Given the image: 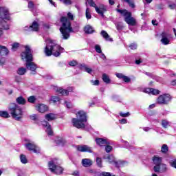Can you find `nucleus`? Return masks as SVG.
Returning <instances> with one entry per match:
<instances>
[{"instance_id": "obj_25", "label": "nucleus", "mask_w": 176, "mask_h": 176, "mask_svg": "<svg viewBox=\"0 0 176 176\" xmlns=\"http://www.w3.org/2000/svg\"><path fill=\"white\" fill-rule=\"evenodd\" d=\"M84 32H85V34H93L96 32V30H94V29L93 28V27H91V25H88L85 26Z\"/></svg>"}, {"instance_id": "obj_23", "label": "nucleus", "mask_w": 176, "mask_h": 176, "mask_svg": "<svg viewBox=\"0 0 176 176\" xmlns=\"http://www.w3.org/2000/svg\"><path fill=\"white\" fill-rule=\"evenodd\" d=\"M9 50L6 46L0 45V56H8Z\"/></svg>"}, {"instance_id": "obj_49", "label": "nucleus", "mask_w": 176, "mask_h": 176, "mask_svg": "<svg viewBox=\"0 0 176 176\" xmlns=\"http://www.w3.org/2000/svg\"><path fill=\"white\" fill-rule=\"evenodd\" d=\"M69 65H70V67H76V65H78V61L73 60L69 62Z\"/></svg>"}, {"instance_id": "obj_5", "label": "nucleus", "mask_w": 176, "mask_h": 176, "mask_svg": "<svg viewBox=\"0 0 176 176\" xmlns=\"http://www.w3.org/2000/svg\"><path fill=\"white\" fill-rule=\"evenodd\" d=\"M118 8L116 9L117 13H120L122 17H124V20L126 24L129 25H137V21L133 17V14L131 12L127 10L126 9H119L120 8V4H118L117 6Z\"/></svg>"}, {"instance_id": "obj_50", "label": "nucleus", "mask_w": 176, "mask_h": 176, "mask_svg": "<svg viewBox=\"0 0 176 176\" xmlns=\"http://www.w3.org/2000/svg\"><path fill=\"white\" fill-rule=\"evenodd\" d=\"M95 50L96 53H102V51L101 50V47L99 45H95Z\"/></svg>"}, {"instance_id": "obj_61", "label": "nucleus", "mask_w": 176, "mask_h": 176, "mask_svg": "<svg viewBox=\"0 0 176 176\" xmlns=\"http://www.w3.org/2000/svg\"><path fill=\"white\" fill-rule=\"evenodd\" d=\"M171 166L176 168V160L173 161V162L171 163Z\"/></svg>"}, {"instance_id": "obj_53", "label": "nucleus", "mask_w": 176, "mask_h": 176, "mask_svg": "<svg viewBox=\"0 0 176 176\" xmlns=\"http://www.w3.org/2000/svg\"><path fill=\"white\" fill-rule=\"evenodd\" d=\"M91 83H92L93 86H98L100 85V80H91Z\"/></svg>"}, {"instance_id": "obj_26", "label": "nucleus", "mask_w": 176, "mask_h": 176, "mask_svg": "<svg viewBox=\"0 0 176 176\" xmlns=\"http://www.w3.org/2000/svg\"><path fill=\"white\" fill-rule=\"evenodd\" d=\"M45 118L47 120V122H52V120H55L56 115L53 113H50L48 114H46Z\"/></svg>"}, {"instance_id": "obj_13", "label": "nucleus", "mask_w": 176, "mask_h": 176, "mask_svg": "<svg viewBox=\"0 0 176 176\" xmlns=\"http://www.w3.org/2000/svg\"><path fill=\"white\" fill-rule=\"evenodd\" d=\"M77 151L78 152H87L88 153H93V149L91 147L86 144L77 146Z\"/></svg>"}, {"instance_id": "obj_44", "label": "nucleus", "mask_w": 176, "mask_h": 176, "mask_svg": "<svg viewBox=\"0 0 176 176\" xmlns=\"http://www.w3.org/2000/svg\"><path fill=\"white\" fill-rule=\"evenodd\" d=\"M85 16L87 20H90V19H91V14H90V9H89L88 8L86 9Z\"/></svg>"}, {"instance_id": "obj_64", "label": "nucleus", "mask_w": 176, "mask_h": 176, "mask_svg": "<svg viewBox=\"0 0 176 176\" xmlns=\"http://www.w3.org/2000/svg\"><path fill=\"white\" fill-rule=\"evenodd\" d=\"M171 85L172 86H176V80H173L171 81Z\"/></svg>"}, {"instance_id": "obj_7", "label": "nucleus", "mask_w": 176, "mask_h": 176, "mask_svg": "<svg viewBox=\"0 0 176 176\" xmlns=\"http://www.w3.org/2000/svg\"><path fill=\"white\" fill-rule=\"evenodd\" d=\"M48 167L51 173L60 175L64 171V168L60 166H57L54 164V161H50L48 162Z\"/></svg>"}, {"instance_id": "obj_14", "label": "nucleus", "mask_w": 176, "mask_h": 176, "mask_svg": "<svg viewBox=\"0 0 176 176\" xmlns=\"http://www.w3.org/2000/svg\"><path fill=\"white\" fill-rule=\"evenodd\" d=\"M95 141L96 142V145H98V146H105L106 145H110L111 144L107 139L101 138H96Z\"/></svg>"}, {"instance_id": "obj_51", "label": "nucleus", "mask_w": 176, "mask_h": 176, "mask_svg": "<svg viewBox=\"0 0 176 176\" xmlns=\"http://www.w3.org/2000/svg\"><path fill=\"white\" fill-rule=\"evenodd\" d=\"M122 80L126 83H129V82H131V79L130 78H129L127 76H124V78H122Z\"/></svg>"}, {"instance_id": "obj_19", "label": "nucleus", "mask_w": 176, "mask_h": 176, "mask_svg": "<svg viewBox=\"0 0 176 176\" xmlns=\"http://www.w3.org/2000/svg\"><path fill=\"white\" fill-rule=\"evenodd\" d=\"M161 36H162V39H161V42L162 43H163V45H169L170 44V40L168 39V38H167L168 34L166 32H163L161 34Z\"/></svg>"}, {"instance_id": "obj_2", "label": "nucleus", "mask_w": 176, "mask_h": 176, "mask_svg": "<svg viewBox=\"0 0 176 176\" xmlns=\"http://www.w3.org/2000/svg\"><path fill=\"white\" fill-rule=\"evenodd\" d=\"M22 60H26L25 67L29 71H32V75L36 74V68L38 66L34 62V56H32V51L28 45L25 46V51L21 53Z\"/></svg>"}, {"instance_id": "obj_30", "label": "nucleus", "mask_w": 176, "mask_h": 176, "mask_svg": "<svg viewBox=\"0 0 176 176\" xmlns=\"http://www.w3.org/2000/svg\"><path fill=\"white\" fill-rule=\"evenodd\" d=\"M114 164L117 168H120V167H123L126 164V162L124 161H114Z\"/></svg>"}, {"instance_id": "obj_11", "label": "nucleus", "mask_w": 176, "mask_h": 176, "mask_svg": "<svg viewBox=\"0 0 176 176\" xmlns=\"http://www.w3.org/2000/svg\"><path fill=\"white\" fill-rule=\"evenodd\" d=\"M56 93L61 94V96H69V93L74 91V87H69L67 89H64L61 87L57 88L56 90Z\"/></svg>"}, {"instance_id": "obj_21", "label": "nucleus", "mask_w": 176, "mask_h": 176, "mask_svg": "<svg viewBox=\"0 0 176 176\" xmlns=\"http://www.w3.org/2000/svg\"><path fill=\"white\" fill-rule=\"evenodd\" d=\"M54 142L58 146L60 145L64 146L65 144H67V141L63 138H57L56 140H54Z\"/></svg>"}, {"instance_id": "obj_6", "label": "nucleus", "mask_w": 176, "mask_h": 176, "mask_svg": "<svg viewBox=\"0 0 176 176\" xmlns=\"http://www.w3.org/2000/svg\"><path fill=\"white\" fill-rule=\"evenodd\" d=\"M171 100H173L171 95L169 94H164L157 98V104L160 105H168Z\"/></svg>"}, {"instance_id": "obj_40", "label": "nucleus", "mask_w": 176, "mask_h": 176, "mask_svg": "<svg viewBox=\"0 0 176 176\" xmlns=\"http://www.w3.org/2000/svg\"><path fill=\"white\" fill-rule=\"evenodd\" d=\"M167 170V166L164 164H161L160 166V171L159 173H164Z\"/></svg>"}, {"instance_id": "obj_46", "label": "nucleus", "mask_w": 176, "mask_h": 176, "mask_svg": "<svg viewBox=\"0 0 176 176\" xmlns=\"http://www.w3.org/2000/svg\"><path fill=\"white\" fill-rule=\"evenodd\" d=\"M19 47H20V43H14L12 44V50H13L14 52H16V50L17 49H19Z\"/></svg>"}, {"instance_id": "obj_33", "label": "nucleus", "mask_w": 176, "mask_h": 176, "mask_svg": "<svg viewBox=\"0 0 176 176\" xmlns=\"http://www.w3.org/2000/svg\"><path fill=\"white\" fill-rule=\"evenodd\" d=\"M0 116H1V118H4L6 119L10 118L9 113L8 111H0Z\"/></svg>"}, {"instance_id": "obj_36", "label": "nucleus", "mask_w": 176, "mask_h": 176, "mask_svg": "<svg viewBox=\"0 0 176 176\" xmlns=\"http://www.w3.org/2000/svg\"><path fill=\"white\" fill-rule=\"evenodd\" d=\"M148 91H151V94H153V96H157V94H160V91L153 88H151V89H148Z\"/></svg>"}, {"instance_id": "obj_24", "label": "nucleus", "mask_w": 176, "mask_h": 176, "mask_svg": "<svg viewBox=\"0 0 176 176\" xmlns=\"http://www.w3.org/2000/svg\"><path fill=\"white\" fill-rule=\"evenodd\" d=\"M16 104H18V105H25V104L27 103V100H25V98H24V97L19 96L16 98Z\"/></svg>"}, {"instance_id": "obj_16", "label": "nucleus", "mask_w": 176, "mask_h": 176, "mask_svg": "<svg viewBox=\"0 0 176 176\" xmlns=\"http://www.w3.org/2000/svg\"><path fill=\"white\" fill-rule=\"evenodd\" d=\"M44 127H46V133L47 135H53V130L52 129V126L47 121H43L42 123Z\"/></svg>"}, {"instance_id": "obj_54", "label": "nucleus", "mask_w": 176, "mask_h": 176, "mask_svg": "<svg viewBox=\"0 0 176 176\" xmlns=\"http://www.w3.org/2000/svg\"><path fill=\"white\" fill-rule=\"evenodd\" d=\"M28 8H29V9H34V8H35V4H34V2L29 1Z\"/></svg>"}, {"instance_id": "obj_45", "label": "nucleus", "mask_w": 176, "mask_h": 176, "mask_svg": "<svg viewBox=\"0 0 176 176\" xmlns=\"http://www.w3.org/2000/svg\"><path fill=\"white\" fill-rule=\"evenodd\" d=\"M104 146H105V152H107V153H111V151H112V149H113V148L112 147V146H111V145H109V144H106Z\"/></svg>"}, {"instance_id": "obj_42", "label": "nucleus", "mask_w": 176, "mask_h": 176, "mask_svg": "<svg viewBox=\"0 0 176 176\" xmlns=\"http://www.w3.org/2000/svg\"><path fill=\"white\" fill-rule=\"evenodd\" d=\"M96 164L98 167L101 168L102 167V160L98 157H96Z\"/></svg>"}, {"instance_id": "obj_3", "label": "nucleus", "mask_w": 176, "mask_h": 176, "mask_svg": "<svg viewBox=\"0 0 176 176\" xmlns=\"http://www.w3.org/2000/svg\"><path fill=\"white\" fill-rule=\"evenodd\" d=\"M50 43L44 49V53L47 57H50V56L58 57L61 53H63L64 48L57 44H53V40H50Z\"/></svg>"}, {"instance_id": "obj_37", "label": "nucleus", "mask_w": 176, "mask_h": 176, "mask_svg": "<svg viewBox=\"0 0 176 176\" xmlns=\"http://www.w3.org/2000/svg\"><path fill=\"white\" fill-rule=\"evenodd\" d=\"M28 102H30V104H35V101H36V98L35 96H31L28 98Z\"/></svg>"}, {"instance_id": "obj_56", "label": "nucleus", "mask_w": 176, "mask_h": 176, "mask_svg": "<svg viewBox=\"0 0 176 176\" xmlns=\"http://www.w3.org/2000/svg\"><path fill=\"white\" fill-rule=\"evenodd\" d=\"M176 4L175 3H172V4H168V8L170 9L171 10H174L175 9Z\"/></svg>"}, {"instance_id": "obj_34", "label": "nucleus", "mask_w": 176, "mask_h": 176, "mask_svg": "<svg viewBox=\"0 0 176 176\" xmlns=\"http://www.w3.org/2000/svg\"><path fill=\"white\" fill-rule=\"evenodd\" d=\"M162 126L164 129H167L168 126H170V122H168L167 120H162Z\"/></svg>"}, {"instance_id": "obj_20", "label": "nucleus", "mask_w": 176, "mask_h": 176, "mask_svg": "<svg viewBox=\"0 0 176 176\" xmlns=\"http://www.w3.org/2000/svg\"><path fill=\"white\" fill-rule=\"evenodd\" d=\"M82 165L83 167H90L93 166V161L88 158H84L82 160Z\"/></svg>"}, {"instance_id": "obj_32", "label": "nucleus", "mask_w": 176, "mask_h": 176, "mask_svg": "<svg viewBox=\"0 0 176 176\" xmlns=\"http://www.w3.org/2000/svg\"><path fill=\"white\" fill-rule=\"evenodd\" d=\"M27 72V69L25 67H19L16 72L18 75H25Z\"/></svg>"}, {"instance_id": "obj_12", "label": "nucleus", "mask_w": 176, "mask_h": 176, "mask_svg": "<svg viewBox=\"0 0 176 176\" xmlns=\"http://www.w3.org/2000/svg\"><path fill=\"white\" fill-rule=\"evenodd\" d=\"M25 148L30 151V152H34V153H39V148L36 145L32 143H28L25 144Z\"/></svg>"}, {"instance_id": "obj_60", "label": "nucleus", "mask_w": 176, "mask_h": 176, "mask_svg": "<svg viewBox=\"0 0 176 176\" xmlns=\"http://www.w3.org/2000/svg\"><path fill=\"white\" fill-rule=\"evenodd\" d=\"M141 63H142V60H141V59H138L135 61V64H137V65H140Z\"/></svg>"}, {"instance_id": "obj_47", "label": "nucleus", "mask_w": 176, "mask_h": 176, "mask_svg": "<svg viewBox=\"0 0 176 176\" xmlns=\"http://www.w3.org/2000/svg\"><path fill=\"white\" fill-rule=\"evenodd\" d=\"M119 115L122 118H129V116H130V112H126V113L120 112Z\"/></svg>"}, {"instance_id": "obj_57", "label": "nucleus", "mask_w": 176, "mask_h": 176, "mask_svg": "<svg viewBox=\"0 0 176 176\" xmlns=\"http://www.w3.org/2000/svg\"><path fill=\"white\" fill-rule=\"evenodd\" d=\"M116 76L119 79H123V78L124 77V75L123 74H122V73H117V74H116Z\"/></svg>"}, {"instance_id": "obj_1", "label": "nucleus", "mask_w": 176, "mask_h": 176, "mask_svg": "<svg viewBox=\"0 0 176 176\" xmlns=\"http://www.w3.org/2000/svg\"><path fill=\"white\" fill-rule=\"evenodd\" d=\"M74 20V14L71 12L67 13V16H61L60 21L61 23V26L59 29L60 34H62L63 39H68L69 38L71 32H74V29L72 28V23L71 22Z\"/></svg>"}, {"instance_id": "obj_59", "label": "nucleus", "mask_w": 176, "mask_h": 176, "mask_svg": "<svg viewBox=\"0 0 176 176\" xmlns=\"http://www.w3.org/2000/svg\"><path fill=\"white\" fill-rule=\"evenodd\" d=\"M120 123H121V124H126V123H127V120L126 118H122L120 120Z\"/></svg>"}, {"instance_id": "obj_17", "label": "nucleus", "mask_w": 176, "mask_h": 176, "mask_svg": "<svg viewBox=\"0 0 176 176\" xmlns=\"http://www.w3.org/2000/svg\"><path fill=\"white\" fill-rule=\"evenodd\" d=\"M95 10L96 13H98V14H100V16H101V17H105V15H104V12H107V7H105V6H101L100 8L97 6L95 8Z\"/></svg>"}, {"instance_id": "obj_48", "label": "nucleus", "mask_w": 176, "mask_h": 176, "mask_svg": "<svg viewBox=\"0 0 176 176\" xmlns=\"http://www.w3.org/2000/svg\"><path fill=\"white\" fill-rule=\"evenodd\" d=\"M88 3L91 8H97V4L93 0L88 1Z\"/></svg>"}, {"instance_id": "obj_41", "label": "nucleus", "mask_w": 176, "mask_h": 176, "mask_svg": "<svg viewBox=\"0 0 176 176\" xmlns=\"http://www.w3.org/2000/svg\"><path fill=\"white\" fill-rule=\"evenodd\" d=\"M60 98L58 96H52L51 98V101L54 102V104H56V102H58L60 101Z\"/></svg>"}, {"instance_id": "obj_38", "label": "nucleus", "mask_w": 176, "mask_h": 176, "mask_svg": "<svg viewBox=\"0 0 176 176\" xmlns=\"http://www.w3.org/2000/svg\"><path fill=\"white\" fill-rule=\"evenodd\" d=\"M161 151L162 153H167V152H168V146H167V144H163L161 148Z\"/></svg>"}, {"instance_id": "obj_29", "label": "nucleus", "mask_w": 176, "mask_h": 176, "mask_svg": "<svg viewBox=\"0 0 176 176\" xmlns=\"http://www.w3.org/2000/svg\"><path fill=\"white\" fill-rule=\"evenodd\" d=\"M0 25L2 27L3 29L4 30H10V27H9V25L8 24V22H6L5 21V19H3V21H0Z\"/></svg>"}, {"instance_id": "obj_10", "label": "nucleus", "mask_w": 176, "mask_h": 176, "mask_svg": "<svg viewBox=\"0 0 176 176\" xmlns=\"http://www.w3.org/2000/svg\"><path fill=\"white\" fill-rule=\"evenodd\" d=\"M72 122L74 127H76V129H85L86 127V125L85 124L86 122H82L79 119L72 118Z\"/></svg>"}, {"instance_id": "obj_9", "label": "nucleus", "mask_w": 176, "mask_h": 176, "mask_svg": "<svg viewBox=\"0 0 176 176\" xmlns=\"http://www.w3.org/2000/svg\"><path fill=\"white\" fill-rule=\"evenodd\" d=\"M153 162L154 164H155L153 168L155 173H159L160 171V166H162V157H157L156 155H154L153 157Z\"/></svg>"}, {"instance_id": "obj_43", "label": "nucleus", "mask_w": 176, "mask_h": 176, "mask_svg": "<svg viewBox=\"0 0 176 176\" xmlns=\"http://www.w3.org/2000/svg\"><path fill=\"white\" fill-rule=\"evenodd\" d=\"M65 104L67 109H72V108H74V104H72V102H71L65 101Z\"/></svg>"}, {"instance_id": "obj_22", "label": "nucleus", "mask_w": 176, "mask_h": 176, "mask_svg": "<svg viewBox=\"0 0 176 176\" xmlns=\"http://www.w3.org/2000/svg\"><path fill=\"white\" fill-rule=\"evenodd\" d=\"M100 34L105 39V41H108L109 42L113 41V39L109 36V34H108L105 30H102Z\"/></svg>"}, {"instance_id": "obj_55", "label": "nucleus", "mask_w": 176, "mask_h": 176, "mask_svg": "<svg viewBox=\"0 0 176 176\" xmlns=\"http://www.w3.org/2000/svg\"><path fill=\"white\" fill-rule=\"evenodd\" d=\"M14 79L16 83H20V82H21V77L20 76H15Z\"/></svg>"}, {"instance_id": "obj_27", "label": "nucleus", "mask_w": 176, "mask_h": 176, "mask_svg": "<svg viewBox=\"0 0 176 176\" xmlns=\"http://www.w3.org/2000/svg\"><path fill=\"white\" fill-rule=\"evenodd\" d=\"M30 28H32V31H39V23L36 21H33L32 25L30 26Z\"/></svg>"}, {"instance_id": "obj_52", "label": "nucleus", "mask_w": 176, "mask_h": 176, "mask_svg": "<svg viewBox=\"0 0 176 176\" xmlns=\"http://www.w3.org/2000/svg\"><path fill=\"white\" fill-rule=\"evenodd\" d=\"M129 47H130V49H131V50H135L137 49V44L133 43L130 44Z\"/></svg>"}, {"instance_id": "obj_18", "label": "nucleus", "mask_w": 176, "mask_h": 176, "mask_svg": "<svg viewBox=\"0 0 176 176\" xmlns=\"http://www.w3.org/2000/svg\"><path fill=\"white\" fill-rule=\"evenodd\" d=\"M36 108L37 111H38L40 113H45V112H47L49 111V107L45 104H38Z\"/></svg>"}, {"instance_id": "obj_35", "label": "nucleus", "mask_w": 176, "mask_h": 176, "mask_svg": "<svg viewBox=\"0 0 176 176\" xmlns=\"http://www.w3.org/2000/svg\"><path fill=\"white\" fill-rule=\"evenodd\" d=\"M80 69H82V68H84L86 72H87L88 74H91V72H93V69H91V68L87 67L86 65H80Z\"/></svg>"}, {"instance_id": "obj_39", "label": "nucleus", "mask_w": 176, "mask_h": 176, "mask_svg": "<svg viewBox=\"0 0 176 176\" xmlns=\"http://www.w3.org/2000/svg\"><path fill=\"white\" fill-rule=\"evenodd\" d=\"M126 3H128L130 8L134 9L135 4H134V0H126Z\"/></svg>"}, {"instance_id": "obj_4", "label": "nucleus", "mask_w": 176, "mask_h": 176, "mask_svg": "<svg viewBox=\"0 0 176 176\" xmlns=\"http://www.w3.org/2000/svg\"><path fill=\"white\" fill-rule=\"evenodd\" d=\"M8 111L11 115L12 119L17 120L18 122L23 119V115L24 112L23 109L19 104L14 102L10 103L8 106Z\"/></svg>"}, {"instance_id": "obj_8", "label": "nucleus", "mask_w": 176, "mask_h": 176, "mask_svg": "<svg viewBox=\"0 0 176 176\" xmlns=\"http://www.w3.org/2000/svg\"><path fill=\"white\" fill-rule=\"evenodd\" d=\"M3 20H10V13H9V10L6 7H0V21H3Z\"/></svg>"}, {"instance_id": "obj_28", "label": "nucleus", "mask_w": 176, "mask_h": 176, "mask_svg": "<svg viewBox=\"0 0 176 176\" xmlns=\"http://www.w3.org/2000/svg\"><path fill=\"white\" fill-rule=\"evenodd\" d=\"M102 78L104 83L109 85L111 83V78H109V76L107 75V74H103L102 76Z\"/></svg>"}, {"instance_id": "obj_62", "label": "nucleus", "mask_w": 176, "mask_h": 176, "mask_svg": "<svg viewBox=\"0 0 176 176\" xmlns=\"http://www.w3.org/2000/svg\"><path fill=\"white\" fill-rule=\"evenodd\" d=\"M109 3L111 6L115 5V0H109Z\"/></svg>"}, {"instance_id": "obj_31", "label": "nucleus", "mask_w": 176, "mask_h": 176, "mask_svg": "<svg viewBox=\"0 0 176 176\" xmlns=\"http://www.w3.org/2000/svg\"><path fill=\"white\" fill-rule=\"evenodd\" d=\"M20 160L23 164H27V163H28V160L27 159V157L24 154H21Z\"/></svg>"}, {"instance_id": "obj_63", "label": "nucleus", "mask_w": 176, "mask_h": 176, "mask_svg": "<svg viewBox=\"0 0 176 176\" xmlns=\"http://www.w3.org/2000/svg\"><path fill=\"white\" fill-rule=\"evenodd\" d=\"M151 23L153 25H159V23H156V20H152Z\"/></svg>"}, {"instance_id": "obj_15", "label": "nucleus", "mask_w": 176, "mask_h": 176, "mask_svg": "<svg viewBox=\"0 0 176 176\" xmlns=\"http://www.w3.org/2000/svg\"><path fill=\"white\" fill-rule=\"evenodd\" d=\"M76 115L78 117V120H81V122H87V113L84 111H78Z\"/></svg>"}, {"instance_id": "obj_58", "label": "nucleus", "mask_w": 176, "mask_h": 176, "mask_svg": "<svg viewBox=\"0 0 176 176\" xmlns=\"http://www.w3.org/2000/svg\"><path fill=\"white\" fill-rule=\"evenodd\" d=\"M60 1H63V3H65V5H72V1L71 0H60Z\"/></svg>"}]
</instances>
